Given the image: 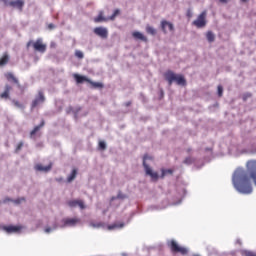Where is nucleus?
<instances>
[{"instance_id":"obj_35","label":"nucleus","mask_w":256,"mask_h":256,"mask_svg":"<svg viewBox=\"0 0 256 256\" xmlns=\"http://www.w3.org/2000/svg\"><path fill=\"white\" fill-rule=\"evenodd\" d=\"M116 199H127V196L125 194H122L121 192H118Z\"/></svg>"},{"instance_id":"obj_23","label":"nucleus","mask_w":256,"mask_h":256,"mask_svg":"<svg viewBox=\"0 0 256 256\" xmlns=\"http://www.w3.org/2000/svg\"><path fill=\"white\" fill-rule=\"evenodd\" d=\"M77 177V169H73L71 174L68 176L67 181L68 183H71L72 181H75V178Z\"/></svg>"},{"instance_id":"obj_29","label":"nucleus","mask_w":256,"mask_h":256,"mask_svg":"<svg viewBox=\"0 0 256 256\" xmlns=\"http://www.w3.org/2000/svg\"><path fill=\"white\" fill-rule=\"evenodd\" d=\"M12 103L15 107H18V109H25V106H23V104H21L19 101L17 100H12Z\"/></svg>"},{"instance_id":"obj_42","label":"nucleus","mask_w":256,"mask_h":256,"mask_svg":"<svg viewBox=\"0 0 256 256\" xmlns=\"http://www.w3.org/2000/svg\"><path fill=\"white\" fill-rule=\"evenodd\" d=\"M126 107H131V101L125 103Z\"/></svg>"},{"instance_id":"obj_13","label":"nucleus","mask_w":256,"mask_h":256,"mask_svg":"<svg viewBox=\"0 0 256 256\" xmlns=\"http://www.w3.org/2000/svg\"><path fill=\"white\" fill-rule=\"evenodd\" d=\"M73 78L75 79L76 83L78 85H81V83H89L90 79L86 76H81L79 74H73Z\"/></svg>"},{"instance_id":"obj_3","label":"nucleus","mask_w":256,"mask_h":256,"mask_svg":"<svg viewBox=\"0 0 256 256\" xmlns=\"http://www.w3.org/2000/svg\"><path fill=\"white\" fill-rule=\"evenodd\" d=\"M33 47L34 51H37L38 53H45L47 51V44L43 43V39L38 38L35 42L29 41L27 43V47Z\"/></svg>"},{"instance_id":"obj_40","label":"nucleus","mask_w":256,"mask_h":256,"mask_svg":"<svg viewBox=\"0 0 256 256\" xmlns=\"http://www.w3.org/2000/svg\"><path fill=\"white\" fill-rule=\"evenodd\" d=\"M48 29H55V24H49Z\"/></svg>"},{"instance_id":"obj_16","label":"nucleus","mask_w":256,"mask_h":256,"mask_svg":"<svg viewBox=\"0 0 256 256\" xmlns=\"http://www.w3.org/2000/svg\"><path fill=\"white\" fill-rule=\"evenodd\" d=\"M45 127V120H42L41 123L38 126H35L33 130L30 132V137H35L38 131H41Z\"/></svg>"},{"instance_id":"obj_28","label":"nucleus","mask_w":256,"mask_h":256,"mask_svg":"<svg viewBox=\"0 0 256 256\" xmlns=\"http://www.w3.org/2000/svg\"><path fill=\"white\" fill-rule=\"evenodd\" d=\"M121 14V10L116 9L114 10L113 14L108 17L109 21H115L116 17Z\"/></svg>"},{"instance_id":"obj_46","label":"nucleus","mask_w":256,"mask_h":256,"mask_svg":"<svg viewBox=\"0 0 256 256\" xmlns=\"http://www.w3.org/2000/svg\"><path fill=\"white\" fill-rule=\"evenodd\" d=\"M220 3H227V0H220Z\"/></svg>"},{"instance_id":"obj_2","label":"nucleus","mask_w":256,"mask_h":256,"mask_svg":"<svg viewBox=\"0 0 256 256\" xmlns=\"http://www.w3.org/2000/svg\"><path fill=\"white\" fill-rule=\"evenodd\" d=\"M165 79L168 81L169 85H173V82L175 81L178 85H182L185 87L187 85V80H185V77L181 74H175V72L168 70L164 73Z\"/></svg>"},{"instance_id":"obj_34","label":"nucleus","mask_w":256,"mask_h":256,"mask_svg":"<svg viewBox=\"0 0 256 256\" xmlns=\"http://www.w3.org/2000/svg\"><path fill=\"white\" fill-rule=\"evenodd\" d=\"M218 97H223V86H218Z\"/></svg>"},{"instance_id":"obj_31","label":"nucleus","mask_w":256,"mask_h":256,"mask_svg":"<svg viewBox=\"0 0 256 256\" xmlns=\"http://www.w3.org/2000/svg\"><path fill=\"white\" fill-rule=\"evenodd\" d=\"M99 147L102 151H105L107 149V145L105 144L104 141L99 142Z\"/></svg>"},{"instance_id":"obj_33","label":"nucleus","mask_w":256,"mask_h":256,"mask_svg":"<svg viewBox=\"0 0 256 256\" xmlns=\"http://www.w3.org/2000/svg\"><path fill=\"white\" fill-rule=\"evenodd\" d=\"M78 200H71L68 202L69 207H77Z\"/></svg>"},{"instance_id":"obj_38","label":"nucleus","mask_w":256,"mask_h":256,"mask_svg":"<svg viewBox=\"0 0 256 256\" xmlns=\"http://www.w3.org/2000/svg\"><path fill=\"white\" fill-rule=\"evenodd\" d=\"M22 201H25L24 198H18L16 200H14V203H16V205H19Z\"/></svg>"},{"instance_id":"obj_5","label":"nucleus","mask_w":256,"mask_h":256,"mask_svg":"<svg viewBox=\"0 0 256 256\" xmlns=\"http://www.w3.org/2000/svg\"><path fill=\"white\" fill-rule=\"evenodd\" d=\"M147 159H151V157H149V155L145 154L143 157V167L145 169V173H146V175H149V177H151L152 181H157L159 179V174L157 172H153L151 167H149V165H147V162H146Z\"/></svg>"},{"instance_id":"obj_27","label":"nucleus","mask_w":256,"mask_h":256,"mask_svg":"<svg viewBox=\"0 0 256 256\" xmlns=\"http://www.w3.org/2000/svg\"><path fill=\"white\" fill-rule=\"evenodd\" d=\"M122 227H124V224H112L108 225L107 229L108 231H113V229H122Z\"/></svg>"},{"instance_id":"obj_39","label":"nucleus","mask_w":256,"mask_h":256,"mask_svg":"<svg viewBox=\"0 0 256 256\" xmlns=\"http://www.w3.org/2000/svg\"><path fill=\"white\" fill-rule=\"evenodd\" d=\"M245 256H256L253 252H245Z\"/></svg>"},{"instance_id":"obj_48","label":"nucleus","mask_w":256,"mask_h":256,"mask_svg":"<svg viewBox=\"0 0 256 256\" xmlns=\"http://www.w3.org/2000/svg\"><path fill=\"white\" fill-rule=\"evenodd\" d=\"M242 3H247V0H241Z\"/></svg>"},{"instance_id":"obj_4","label":"nucleus","mask_w":256,"mask_h":256,"mask_svg":"<svg viewBox=\"0 0 256 256\" xmlns=\"http://www.w3.org/2000/svg\"><path fill=\"white\" fill-rule=\"evenodd\" d=\"M167 245L172 253H180V255H187V253H189L187 248L179 246L175 240L168 241Z\"/></svg>"},{"instance_id":"obj_22","label":"nucleus","mask_w":256,"mask_h":256,"mask_svg":"<svg viewBox=\"0 0 256 256\" xmlns=\"http://www.w3.org/2000/svg\"><path fill=\"white\" fill-rule=\"evenodd\" d=\"M206 39L208 43H213L215 41V34L212 31L206 33Z\"/></svg>"},{"instance_id":"obj_11","label":"nucleus","mask_w":256,"mask_h":256,"mask_svg":"<svg viewBox=\"0 0 256 256\" xmlns=\"http://www.w3.org/2000/svg\"><path fill=\"white\" fill-rule=\"evenodd\" d=\"M167 27H168L169 31H173L175 29L173 26V23L167 22V20H162L161 21V29H162L163 33H167Z\"/></svg>"},{"instance_id":"obj_47","label":"nucleus","mask_w":256,"mask_h":256,"mask_svg":"<svg viewBox=\"0 0 256 256\" xmlns=\"http://www.w3.org/2000/svg\"><path fill=\"white\" fill-rule=\"evenodd\" d=\"M187 16L191 17V12L190 11H188Z\"/></svg>"},{"instance_id":"obj_30","label":"nucleus","mask_w":256,"mask_h":256,"mask_svg":"<svg viewBox=\"0 0 256 256\" xmlns=\"http://www.w3.org/2000/svg\"><path fill=\"white\" fill-rule=\"evenodd\" d=\"M75 57H77L78 59H83L84 55L81 50H76Z\"/></svg>"},{"instance_id":"obj_12","label":"nucleus","mask_w":256,"mask_h":256,"mask_svg":"<svg viewBox=\"0 0 256 256\" xmlns=\"http://www.w3.org/2000/svg\"><path fill=\"white\" fill-rule=\"evenodd\" d=\"M53 164H49L48 166H43L42 164H36L34 166V169L36 171H42L43 173H49V171L52 169Z\"/></svg>"},{"instance_id":"obj_6","label":"nucleus","mask_w":256,"mask_h":256,"mask_svg":"<svg viewBox=\"0 0 256 256\" xmlns=\"http://www.w3.org/2000/svg\"><path fill=\"white\" fill-rule=\"evenodd\" d=\"M45 99V92H43V90H39L38 94L35 96L34 100L31 103V109L33 110L36 107H39V105H43Z\"/></svg>"},{"instance_id":"obj_25","label":"nucleus","mask_w":256,"mask_h":256,"mask_svg":"<svg viewBox=\"0 0 256 256\" xmlns=\"http://www.w3.org/2000/svg\"><path fill=\"white\" fill-rule=\"evenodd\" d=\"M161 179H164L166 175H173V169H162Z\"/></svg>"},{"instance_id":"obj_24","label":"nucleus","mask_w":256,"mask_h":256,"mask_svg":"<svg viewBox=\"0 0 256 256\" xmlns=\"http://www.w3.org/2000/svg\"><path fill=\"white\" fill-rule=\"evenodd\" d=\"M146 33H148V35H157V30L155 28H153L152 26L147 25Z\"/></svg>"},{"instance_id":"obj_37","label":"nucleus","mask_w":256,"mask_h":256,"mask_svg":"<svg viewBox=\"0 0 256 256\" xmlns=\"http://www.w3.org/2000/svg\"><path fill=\"white\" fill-rule=\"evenodd\" d=\"M184 163H185L186 165H191V163H193V159H192V158H186V159L184 160Z\"/></svg>"},{"instance_id":"obj_45","label":"nucleus","mask_w":256,"mask_h":256,"mask_svg":"<svg viewBox=\"0 0 256 256\" xmlns=\"http://www.w3.org/2000/svg\"><path fill=\"white\" fill-rule=\"evenodd\" d=\"M7 201H11V199L6 198V199L4 200V203H7Z\"/></svg>"},{"instance_id":"obj_36","label":"nucleus","mask_w":256,"mask_h":256,"mask_svg":"<svg viewBox=\"0 0 256 256\" xmlns=\"http://www.w3.org/2000/svg\"><path fill=\"white\" fill-rule=\"evenodd\" d=\"M77 205L78 207H80V209H85V204L83 203V201L78 200Z\"/></svg>"},{"instance_id":"obj_9","label":"nucleus","mask_w":256,"mask_h":256,"mask_svg":"<svg viewBox=\"0 0 256 256\" xmlns=\"http://www.w3.org/2000/svg\"><path fill=\"white\" fill-rule=\"evenodd\" d=\"M9 7H14L15 9H18L19 11H23V7L25 6V1L23 0H13L8 2Z\"/></svg>"},{"instance_id":"obj_1","label":"nucleus","mask_w":256,"mask_h":256,"mask_svg":"<svg viewBox=\"0 0 256 256\" xmlns=\"http://www.w3.org/2000/svg\"><path fill=\"white\" fill-rule=\"evenodd\" d=\"M251 179L256 186V160H249L246 163V171L243 168H238L234 172L232 183L235 189L243 195H251L253 186Z\"/></svg>"},{"instance_id":"obj_43","label":"nucleus","mask_w":256,"mask_h":256,"mask_svg":"<svg viewBox=\"0 0 256 256\" xmlns=\"http://www.w3.org/2000/svg\"><path fill=\"white\" fill-rule=\"evenodd\" d=\"M1 1H3V3H4L5 5H9V1H8V0H1Z\"/></svg>"},{"instance_id":"obj_41","label":"nucleus","mask_w":256,"mask_h":256,"mask_svg":"<svg viewBox=\"0 0 256 256\" xmlns=\"http://www.w3.org/2000/svg\"><path fill=\"white\" fill-rule=\"evenodd\" d=\"M45 233H49L50 231H52V229H51V227H47V228H45Z\"/></svg>"},{"instance_id":"obj_8","label":"nucleus","mask_w":256,"mask_h":256,"mask_svg":"<svg viewBox=\"0 0 256 256\" xmlns=\"http://www.w3.org/2000/svg\"><path fill=\"white\" fill-rule=\"evenodd\" d=\"M94 33L98 37H101V39H107V37H109V31H107V28L104 27L94 28Z\"/></svg>"},{"instance_id":"obj_44","label":"nucleus","mask_w":256,"mask_h":256,"mask_svg":"<svg viewBox=\"0 0 256 256\" xmlns=\"http://www.w3.org/2000/svg\"><path fill=\"white\" fill-rule=\"evenodd\" d=\"M247 97H251V94L244 95V101L247 99Z\"/></svg>"},{"instance_id":"obj_14","label":"nucleus","mask_w":256,"mask_h":256,"mask_svg":"<svg viewBox=\"0 0 256 256\" xmlns=\"http://www.w3.org/2000/svg\"><path fill=\"white\" fill-rule=\"evenodd\" d=\"M81 220L78 218H66L64 219V224L67 225L68 227H75L77 223H80Z\"/></svg>"},{"instance_id":"obj_10","label":"nucleus","mask_w":256,"mask_h":256,"mask_svg":"<svg viewBox=\"0 0 256 256\" xmlns=\"http://www.w3.org/2000/svg\"><path fill=\"white\" fill-rule=\"evenodd\" d=\"M11 91H13V87H11L9 84H6L4 91L0 94V99H11Z\"/></svg>"},{"instance_id":"obj_15","label":"nucleus","mask_w":256,"mask_h":256,"mask_svg":"<svg viewBox=\"0 0 256 256\" xmlns=\"http://www.w3.org/2000/svg\"><path fill=\"white\" fill-rule=\"evenodd\" d=\"M5 77L7 81H12V83H15V85H17V87H21V84L19 83V79H17L15 75H13V73L11 72L6 73Z\"/></svg>"},{"instance_id":"obj_17","label":"nucleus","mask_w":256,"mask_h":256,"mask_svg":"<svg viewBox=\"0 0 256 256\" xmlns=\"http://www.w3.org/2000/svg\"><path fill=\"white\" fill-rule=\"evenodd\" d=\"M132 36L134 37V39H139L140 41H143L144 43H147L149 41V39H147V36L143 35L141 32H133Z\"/></svg>"},{"instance_id":"obj_19","label":"nucleus","mask_w":256,"mask_h":256,"mask_svg":"<svg viewBox=\"0 0 256 256\" xmlns=\"http://www.w3.org/2000/svg\"><path fill=\"white\" fill-rule=\"evenodd\" d=\"M103 21H109V17L106 18L103 16V12L101 11L97 17L94 18V23H103Z\"/></svg>"},{"instance_id":"obj_7","label":"nucleus","mask_w":256,"mask_h":256,"mask_svg":"<svg viewBox=\"0 0 256 256\" xmlns=\"http://www.w3.org/2000/svg\"><path fill=\"white\" fill-rule=\"evenodd\" d=\"M207 11H203L196 20L193 21V25L197 27L198 29H201L207 25Z\"/></svg>"},{"instance_id":"obj_26","label":"nucleus","mask_w":256,"mask_h":256,"mask_svg":"<svg viewBox=\"0 0 256 256\" xmlns=\"http://www.w3.org/2000/svg\"><path fill=\"white\" fill-rule=\"evenodd\" d=\"M90 227H93L94 229H101V227H105V223L103 222H92L90 223Z\"/></svg>"},{"instance_id":"obj_20","label":"nucleus","mask_w":256,"mask_h":256,"mask_svg":"<svg viewBox=\"0 0 256 256\" xmlns=\"http://www.w3.org/2000/svg\"><path fill=\"white\" fill-rule=\"evenodd\" d=\"M9 63V54L4 53L3 56L0 58V67H4Z\"/></svg>"},{"instance_id":"obj_21","label":"nucleus","mask_w":256,"mask_h":256,"mask_svg":"<svg viewBox=\"0 0 256 256\" xmlns=\"http://www.w3.org/2000/svg\"><path fill=\"white\" fill-rule=\"evenodd\" d=\"M88 83L91 85L92 89H103V87H105L101 82H93L92 80H89Z\"/></svg>"},{"instance_id":"obj_18","label":"nucleus","mask_w":256,"mask_h":256,"mask_svg":"<svg viewBox=\"0 0 256 256\" xmlns=\"http://www.w3.org/2000/svg\"><path fill=\"white\" fill-rule=\"evenodd\" d=\"M4 231L6 233H17V231H21V227H19V226H5Z\"/></svg>"},{"instance_id":"obj_32","label":"nucleus","mask_w":256,"mask_h":256,"mask_svg":"<svg viewBox=\"0 0 256 256\" xmlns=\"http://www.w3.org/2000/svg\"><path fill=\"white\" fill-rule=\"evenodd\" d=\"M21 149H23V142H19L16 149H15V153H19L21 151Z\"/></svg>"}]
</instances>
